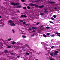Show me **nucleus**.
<instances>
[{
	"mask_svg": "<svg viewBox=\"0 0 60 60\" xmlns=\"http://www.w3.org/2000/svg\"><path fill=\"white\" fill-rule=\"evenodd\" d=\"M36 54H37L38 55H39V54H40V53L37 52L36 53Z\"/></svg>",
	"mask_w": 60,
	"mask_h": 60,
	"instance_id": "obj_51",
	"label": "nucleus"
},
{
	"mask_svg": "<svg viewBox=\"0 0 60 60\" xmlns=\"http://www.w3.org/2000/svg\"><path fill=\"white\" fill-rule=\"evenodd\" d=\"M43 14H44L43 13H41V15H43Z\"/></svg>",
	"mask_w": 60,
	"mask_h": 60,
	"instance_id": "obj_58",
	"label": "nucleus"
},
{
	"mask_svg": "<svg viewBox=\"0 0 60 60\" xmlns=\"http://www.w3.org/2000/svg\"><path fill=\"white\" fill-rule=\"evenodd\" d=\"M49 59L50 60H56L54 59L53 58H52L51 57H50L49 56H48V57L47 58V59H49Z\"/></svg>",
	"mask_w": 60,
	"mask_h": 60,
	"instance_id": "obj_10",
	"label": "nucleus"
},
{
	"mask_svg": "<svg viewBox=\"0 0 60 60\" xmlns=\"http://www.w3.org/2000/svg\"><path fill=\"white\" fill-rule=\"evenodd\" d=\"M60 8L58 7L57 8L55 7L54 9H55V11H59V9H60Z\"/></svg>",
	"mask_w": 60,
	"mask_h": 60,
	"instance_id": "obj_9",
	"label": "nucleus"
},
{
	"mask_svg": "<svg viewBox=\"0 0 60 60\" xmlns=\"http://www.w3.org/2000/svg\"><path fill=\"white\" fill-rule=\"evenodd\" d=\"M41 43L42 44L43 47H44H44L45 49H46V50H47V49H48V48L46 47L47 44L45 43H44V42H41Z\"/></svg>",
	"mask_w": 60,
	"mask_h": 60,
	"instance_id": "obj_6",
	"label": "nucleus"
},
{
	"mask_svg": "<svg viewBox=\"0 0 60 60\" xmlns=\"http://www.w3.org/2000/svg\"><path fill=\"white\" fill-rule=\"evenodd\" d=\"M3 4H6V2H5V3H4Z\"/></svg>",
	"mask_w": 60,
	"mask_h": 60,
	"instance_id": "obj_46",
	"label": "nucleus"
},
{
	"mask_svg": "<svg viewBox=\"0 0 60 60\" xmlns=\"http://www.w3.org/2000/svg\"><path fill=\"white\" fill-rule=\"evenodd\" d=\"M50 23L52 24H53V22L51 21H50Z\"/></svg>",
	"mask_w": 60,
	"mask_h": 60,
	"instance_id": "obj_44",
	"label": "nucleus"
},
{
	"mask_svg": "<svg viewBox=\"0 0 60 60\" xmlns=\"http://www.w3.org/2000/svg\"><path fill=\"white\" fill-rule=\"evenodd\" d=\"M11 43L13 45L15 44V45H13V46L14 47H15V48L16 49H18V46H19V45H23V44L22 43L19 42L16 43L14 41H11Z\"/></svg>",
	"mask_w": 60,
	"mask_h": 60,
	"instance_id": "obj_1",
	"label": "nucleus"
},
{
	"mask_svg": "<svg viewBox=\"0 0 60 60\" xmlns=\"http://www.w3.org/2000/svg\"><path fill=\"white\" fill-rule=\"evenodd\" d=\"M26 55H27V56H28V55H29V54L28 53V52H26Z\"/></svg>",
	"mask_w": 60,
	"mask_h": 60,
	"instance_id": "obj_26",
	"label": "nucleus"
},
{
	"mask_svg": "<svg viewBox=\"0 0 60 60\" xmlns=\"http://www.w3.org/2000/svg\"><path fill=\"white\" fill-rule=\"evenodd\" d=\"M11 48V46H8L7 47L8 48Z\"/></svg>",
	"mask_w": 60,
	"mask_h": 60,
	"instance_id": "obj_36",
	"label": "nucleus"
},
{
	"mask_svg": "<svg viewBox=\"0 0 60 60\" xmlns=\"http://www.w3.org/2000/svg\"><path fill=\"white\" fill-rule=\"evenodd\" d=\"M11 4L12 5H19V3H15L14 2H11Z\"/></svg>",
	"mask_w": 60,
	"mask_h": 60,
	"instance_id": "obj_8",
	"label": "nucleus"
},
{
	"mask_svg": "<svg viewBox=\"0 0 60 60\" xmlns=\"http://www.w3.org/2000/svg\"><path fill=\"white\" fill-rule=\"evenodd\" d=\"M35 60H38V59H36Z\"/></svg>",
	"mask_w": 60,
	"mask_h": 60,
	"instance_id": "obj_61",
	"label": "nucleus"
},
{
	"mask_svg": "<svg viewBox=\"0 0 60 60\" xmlns=\"http://www.w3.org/2000/svg\"><path fill=\"white\" fill-rule=\"evenodd\" d=\"M40 27H41V28H42L43 27V26H40Z\"/></svg>",
	"mask_w": 60,
	"mask_h": 60,
	"instance_id": "obj_52",
	"label": "nucleus"
},
{
	"mask_svg": "<svg viewBox=\"0 0 60 60\" xmlns=\"http://www.w3.org/2000/svg\"><path fill=\"white\" fill-rule=\"evenodd\" d=\"M2 15H3V16H4V15H5L4 14V12H3L2 13Z\"/></svg>",
	"mask_w": 60,
	"mask_h": 60,
	"instance_id": "obj_30",
	"label": "nucleus"
},
{
	"mask_svg": "<svg viewBox=\"0 0 60 60\" xmlns=\"http://www.w3.org/2000/svg\"><path fill=\"white\" fill-rule=\"evenodd\" d=\"M30 51L32 52H33L34 53H36V52L34 51L33 50L31 49L30 50Z\"/></svg>",
	"mask_w": 60,
	"mask_h": 60,
	"instance_id": "obj_14",
	"label": "nucleus"
},
{
	"mask_svg": "<svg viewBox=\"0 0 60 60\" xmlns=\"http://www.w3.org/2000/svg\"><path fill=\"white\" fill-rule=\"evenodd\" d=\"M39 23H40V22H37V23L36 24V26H38V25L39 24Z\"/></svg>",
	"mask_w": 60,
	"mask_h": 60,
	"instance_id": "obj_34",
	"label": "nucleus"
},
{
	"mask_svg": "<svg viewBox=\"0 0 60 60\" xmlns=\"http://www.w3.org/2000/svg\"><path fill=\"white\" fill-rule=\"evenodd\" d=\"M24 32V31H22V32Z\"/></svg>",
	"mask_w": 60,
	"mask_h": 60,
	"instance_id": "obj_63",
	"label": "nucleus"
},
{
	"mask_svg": "<svg viewBox=\"0 0 60 60\" xmlns=\"http://www.w3.org/2000/svg\"><path fill=\"white\" fill-rule=\"evenodd\" d=\"M49 3L50 4H54L55 3V2L52 1L50 2Z\"/></svg>",
	"mask_w": 60,
	"mask_h": 60,
	"instance_id": "obj_23",
	"label": "nucleus"
},
{
	"mask_svg": "<svg viewBox=\"0 0 60 60\" xmlns=\"http://www.w3.org/2000/svg\"><path fill=\"white\" fill-rule=\"evenodd\" d=\"M51 19H52V20H53L54 19H55L53 17H51Z\"/></svg>",
	"mask_w": 60,
	"mask_h": 60,
	"instance_id": "obj_27",
	"label": "nucleus"
},
{
	"mask_svg": "<svg viewBox=\"0 0 60 60\" xmlns=\"http://www.w3.org/2000/svg\"><path fill=\"white\" fill-rule=\"evenodd\" d=\"M59 47H60V45H59Z\"/></svg>",
	"mask_w": 60,
	"mask_h": 60,
	"instance_id": "obj_64",
	"label": "nucleus"
},
{
	"mask_svg": "<svg viewBox=\"0 0 60 60\" xmlns=\"http://www.w3.org/2000/svg\"><path fill=\"white\" fill-rule=\"evenodd\" d=\"M49 33H47V35H49Z\"/></svg>",
	"mask_w": 60,
	"mask_h": 60,
	"instance_id": "obj_49",
	"label": "nucleus"
},
{
	"mask_svg": "<svg viewBox=\"0 0 60 60\" xmlns=\"http://www.w3.org/2000/svg\"><path fill=\"white\" fill-rule=\"evenodd\" d=\"M32 28L33 29H35V27H32Z\"/></svg>",
	"mask_w": 60,
	"mask_h": 60,
	"instance_id": "obj_47",
	"label": "nucleus"
},
{
	"mask_svg": "<svg viewBox=\"0 0 60 60\" xmlns=\"http://www.w3.org/2000/svg\"><path fill=\"white\" fill-rule=\"evenodd\" d=\"M34 34H32V35L31 36V37H34Z\"/></svg>",
	"mask_w": 60,
	"mask_h": 60,
	"instance_id": "obj_20",
	"label": "nucleus"
},
{
	"mask_svg": "<svg viewBox=\"0 0 60 60\" xmlns=\"http://www.w3.org/2000/svg\"><path fill=\"white\" fill-rule=\"evenodd\" d=\"M40 0H38L35 1V2H36V3H38V2H40Z\"/></svg>",
	"mask_w": 60,
	"mask_h": 60,
	"instance_id": "obj_15",
	"label": "nucleus"
},
{
	"mask_svg": "<svg viewBox=\"0 0 60 60\" xmlns=\"http://www.w3.org/2000/svg\"><path fill=\"white\" fill-rule=\"evenodd\" d=\"M58 53V51H56L54 53L52 52H51L50 53V55L51 56H53L54 55H56V56H57V53Z\"/></svg>",
	"mask_w": 60,
	"mask_h": 60,
	"instance_id": "obj_5",
	"label": "nucleus"
},
{
	"mask_svg": "<svg viewBox=\"0 0 60 60\" xmlns=\"http://www.w3.org/2000/svg\"><path fill=\"white\" fill-rule=\"evenodd\" d=\"M21 17L22 18H24V15H21Z\"/></svg>",
	"mask_w": 60,
	"mask_h": 60,
	"instance_id": "obj_38",
	"label": "nucleus"
},
{
	"mask_svg": "<svg viewBox=\"0 0 60 60\" xmlns=\"http://www.w3.org/2000/svg\"><path fill=\"white\" fill-rule=\"evenodd\" d=\"M21 1L22 2H24L25 1V0H21Z\"/></svg>",
	"mask_w": 60,
	"mask_h": 60,
	"instance_id": "obj_53",
	"label": "nucleus"
},
{
	"mask_svg": "<svg viewBox=\"0 0 60 60\" xmlns=\"http://www.w3.org/2000/svg\"><path fill=\"white\" fill-rule=\"evenodd\" d=\"M23 8L25 10H26V7H23Z\"/></svg>",
	"mask_w": 60,
	"mask_h": 60,
	"instance_id": "obj_31",
	"label": "nucleus"
},
{
	"mask_svg": "<svg viewBox=\"0 0 60 60\" xmlns=\"http://www.w3.org/2000/svg\"><path fill=\"white\" fill-rule=\"evenodd\" d=\"M46 29H50V27L49 26H47L46 27Z\"/></svg>",
	"mask_w": 60,
	"mask_h": 60,
	"instance_id": "obj_17",
	"label": "nucleus"
},
{
	"mask_svg": "<svg viewBox=\"0 0 60 60\" xmlns=\"http://www.w3.org/2000/svg\"><path fill=\"white\" fill-rule=\"evenodd\" d=\"M46 50L47 51H48V53H49V52H50V50H49V49H47Z\"/></svg>",
	"mask_w": 60,
	"mask_h": 60,
	"instance_id": "obj_21",
	"label": "nucleus"
},
{
	"mask_svg": "<svg viewBox=\"0 0 60 60\" xmlns=\"http://www.w3.org/2000/svg\"><path fill=\"white\" fill-rule=\"evenodd\" d=\"M20 55H19V56H17V57H18V58H19V57H20Z\"/></svg>",
	"mask_w": 60,
	"mask_h": 60,
	"instance_id": "obj_45",
	"label": "nucleus"
},
{
	"mask_svg": "<svg viewBox=\"0 0 60 60\" xmlns=\"http://www.w3.org/2000/svg\"><path fill=\"white\" fill-rule=\"evenodd\" d=\"M31 49H31V50H30V52L29 53H30V54H32V52H31V51H31Z\"/></svg>",
	"mask_w": 60,
	"mask_h": 60,
	"instance_id": "obj_42",
	"label": "nucleus"
},
{
	"mask_svg": "<svg viewBox=\"0 0 60 60\" xmlns=\"http://www.w3.org/2000/svg\"><path fill=\"white\" fill-rule=\"evenodd\" d=\"M17 12H19V13H20V12L19 11V10H17Z\"/></svg>",
	"mask_w": 60,
	"mask_h": 60,
	"instance_id": "obj_55",
	"label": "nucleus"
},
{
	"mask_svg": "<svg viewBox=\"0 0 60 60\" xmlns=\"http://www.w3.org/2000/svg\"><path fill=\"white\" fill-rule=\"evenodd\" d=\"M13 58H14V57L13 56V57H11V59H13Z\"/></svg>",
	"mask_w": 60,
	"mask_h": 60,
	"instance_id": "obj_48",
	"label": "nucleus"
},
{
	"mask_svg": "<svg viewBox=\"0 0 60 60\" xmlns=\"http://www.w3.org/2000/svg\"><path fill=\"white\" fill-rule=\"evenodd\" d=\"M17 58H15V59H17Z\"/></svg>",
	"mask_w": 60,
	"mask_h": 60,
	"instance_id": "obj_62",
	"label": "nucleus"
},
{
	"mask_svg": "<svg viewBox=\"0 0 60 60\" xmlns=\"http://www.w3.org/2000/svg\"><path fill=\"white\" fill-rule=\"evenodd\" d=\"M0 60H6V59L2 57H1L0 58Z\"/></svg>",
	"mask_w": 60,
	"mask_h": 60,
	"instance_id": "obj_12",
	"label": "nucleus"
},
{
	"mask_svg": "<svg viewBox=\"0 0 60 60\" xmlns=\"http://www.w3.org/2000/svg\"><path fill=\"white\" fill-rule=\"evenodd\" d=\"M45 11L44 12H47L48 11H47V9H44Z\"/></svg>",
	"mask_w": 60,
	"mask_h": 60,
	"instance_id": "obj_18",
	"label": "nucleus"
},
{
	"mask_svg": "<svg viewBox=\"0 0 60 60\" xmlns=\"http://www.w3.org/2000/svg\"><path fill=\"white\" fill-rule=\"evenodd\" d=\"M0 41H4V40L3 39H2L1 38L0 39Z\"/></svg>",
	"mask_w": 60,
	"mask_h": 60,
	"instance_id": "obj_40",
	"label": "nucleus"
},
{
	"mask_svg": "<svg viewBox=\"0 0 60 60\" xmlns=\"http://www.w3.org/2000/svg\"><path fill=\"white\" fill-rule=\"evenodd\" d=\"M22 34H25V33L22 32Z\"/></svg>",
	"mask_w": 60,
	"mask_h": 60,
	"instance_id": "obj_54",
	"label": "nucleus"
},
{
	"mask_svg": "<svg viewBox=\"0 0 60 60\" xmlns=\"http://www.w3.org/2000/svg\"><path fill=\"white\" fill-rule=\"evenodd\" d=\"M8 25H10L12 26H15L16 25L15 23V21H13L11 20H9L8 22Z\"/></svg>",
	"mask_w": 60,
	"mask_h": 60,
	"instance_id": "obj_4",
	"label": "nucleus"
},
{
	"mask_svg": "<svg viewBox=\"0 0 60 60\" xmlns=\"http://www.w3.org/2000/svg\"><path fill=\"white\" fill-rule=\"evenodd\" d=\"M11 38H9L8 39V41H3V42L4 43V44H5V45H8V44H7V43H10V42H9V43H8V41H11L10 40H11Z\"/></svg>",
	"mask_w": 60,
	"mask_h": 60,
	"instance_id": "obj_7",
	"label": "nucleus"
},
{
	"mask_svg": "<svg viewBox=\"0 0 60 60\" xmlns=\"http://www.w3.org/2000/svg\"><path fill=\"white\" fill-rule=\"evenodd\" d=\"M56 34H59V35H58V36H59V37H60V33H56Z\"/></svg>",
	"mask_w": 60,
	"mask_h": 60,
	"instance_id": "obj_16",
	"label": "nucleus"
},
{
	"mask_svg": "<svg viewBox=\"0 0 60 60\" xmlns=\"http://www.w3.org/2000/svg\"><path fill=\"white\" fill-rule=\"evenodd\" d=\"M5 52L6 53H8V52L7 50H5Z\"/></svg>",
	"mask_w": 60,
	"mask_h": 60,
	"instance_id": "obj_37",
	"label": "nucleus"
},
{
	"mask_svg": "<svg viewBox=\"0 0 60 60\" xmlns=\"http://www.w3.org/2000/svg\"><path fill=\"white\" fill-rule=\"evenodd\" d=\"M53 17L54 18H56V15H54L53 16Z\"/></svg>",
	"mask_w": 60,
	"mask_h": 60,
	"instance_id": "obj_32",
	"label": "nucleus"
},
{
	"mask_svg": "<svg viewBox=\"0 0 60 60\" xmlns=\"http://www.w3.org/2000/svg\"><path fill=\"white\" fill-rule=\"evenodd\" d=\"M36 31V30H33V32H35V31Z\"/></svg>",
	"mask_w": 60,
	"mask_h": 60,
	"instance_id": "obj_43",
	"label": "nucleus"
},
{
	"mask_svg": "<svg viewBox=\"0 0 60 60\" xmlns=\"http://www.w3.org/2000/svg\"><path fill=\"white\" fill-rule=\"evenodd\" d=\"M4 54V53L3 52H0V55H3Z\"/></svg>",
	"mask_w": 60,
	"mask_h": 60,
	"instance_id": "obj_33",
	"label": "nucleus"
},
{
	"mask_svg": "<svg viewBox=\"0 0 60 60\" xmlns=\"http://www.w3.org/2000/svg\"><path fill=\"white\" fill-rule=\"evenodd\" d=\"M30 6H35V7L36 8H39L41 9H42L43 7H44V5H42L41 6H39L38 5H36V4H33L31 3L30 4Z\"/></svg>",
	"mask_w": 60,
	"mask_h": 60,
	"instance_id": "obj_3",
	"label": "nucleus"
},
{
	"mask_svg": "<svg viewBox=\"0 0 60 60\" xmlns=\"http://www.w3.org/2000/svg\"><path fill=\"white\" fill-rule=\"evenodd\" d=\"M51 49H54L55 48V46H52L51 47Z\"/></svg>",
	"mask_w": 60,
	"mask_h": 60,
	"instance_id": "obj_28",
	"label": "nucleus"
},
{
	"mask_svg": "<svg viewBox=\"0 0 60 60\" xmlns=\"http://www.w3.org/2000/svg\"><path fill=\"white\" fill-rule=\"evenodd\" d=\"M22 7V6H21V5H19L18 6H17V8H21Z\"/></svg>",
	"mask_w": 60,
	"mask_h": 60,
	"instance_id": "obj_13",
	"label": "nucleus"
},
{
	"mask_svg": "<svg viewBox=\"0 0 60 60\" xmlns=\"http://www.w3.org/2000/svg\"><path fill=\"white\" fill-rule=\"evenodd\" d=\"M19 22H23V21L22 20H19Z\"/></svg>",
	"mask_w": 60,
	"mask_h": 60,
	"instance_id": "obj_29",
	"label": "nucleus"
},
{
	"mask_svg": "<svg viewBox=\"0 0 60 60\" xmlns=\"http://www.w3.org/2000/svg\"><path fill=\"white\" fill-rule=\"evenodd\" d=\"M0 24H1L0 25V26H4V23L2 22H0Z\"/></svg>",
	"mask_w": 60,
	"mask_h": 60,
	"instance_id": "obj_11",
	"label": "nucleus"
},
{
	"mask_svg": "<svg viewBox=\"0 0 60 60\" xmlns=\"http://www.w3.org/2000/svg\"><path fill=\"white\" fill-rule=\"evenodd\" d=\"M11 55H14V53H13L12 52L11 53Z\"/></svg>",
	"mask_w": 60,
	"mask_h": 60,
	"instance_id": "obj_56",
	"label": "nucleus"
},
{
	"mask_svg": "<svg viewBox=\"0 0 60 60\" xmlns=\"http://www.w3.org/2000/svg\"><path fill=\"white\" fill-rule=\"evenodd\" d=\"M1 18H2V17H1V16H0V19H1Z\"/></svg>",
	"mask_w": 60,
	"mask_h": 60,
	"instance_id": "obj_59",
	"label": "nucleus"
},
{
	"mask_svg": "<svg viewBox=\"0 0 60 60\" xmlns=\"http://www.w3.org/2000/svg\"><path fill=\"white\" fill-rule=\"evenodd\" d=\"M29 30H32V29H31L30 28H29Z\"/></svg>",
	"mask_w": 60,
	"mask_h": 60,
	"instance_id": "obj_57",
	"label": "nucleus"
},
{
	"mask_svg": "<svg viewBox=\"0 0 60 60\" xmlns=\"http://www.w3.org/2000/svg\"><path fill=\"white\" fill-rule=\"evenodd\" d=\"M51 36L52 37H54V36H56V35L55 34H53L51 35Z\"/></svg>",
	"mask_w": 60,
	"mask_h": 60,
	"instance_id": "obj_25",
	"label": "nucleus"
},
{
	"mask_svg": "<svg viewBox=\"0 0 60 60\" xmlns=\"http://www.w3.org/2000/svg\"><path fill=\"white\" fill-rule=\"evenodd\" d=\"M24 17L25 18H26V17H27V16L25 15H24Z\"/></svg>",
	"mask_w": 60,
	"mask_h": 60,
	"instance_id": "obj_39",
	"label": "nucleus"
},
{
	"mask_svg": "<svg viewBox=\"0 0 60 60\" xmlns=\"http://www.w3.org/2000/svg\"><path fill=\"white\" fill-rule=\"evenodd\" d=\"M27 8L28 9H29V10L31 8L29 7V6H28L27 7Z\"/></svg>",
	"mask_w": 60,
	"mask_h": 60,
	"instance_id": "obj_19",
	"label": "nucleus"
},
{
	"mask_svg": "<svg viewBox=\"0 0 60 60\" xmlns=\"http://www.w3.org/2000/svg\"><path fill=\"white\" fill-rule=\"evenodd\" d=\"M43 36L44 37H46V35H45L44 34H43Z\"/></svg>",
	"mask_w": 60,
	"mask_h": 60,
	"instance_id": "obj_35",
	"label": "nucleus"
},
{
	"mask_svg": "<svg viewBox=\"0 0 60 60\" xmlns=\"http://www.w3.org/2000/svg\"><path fill=\"white\" fill-rule=\"evenodd\" d=\"M12 31L13 33H15V31H14V29H12Z\"/></svg>",
	"mask_w": 60,
	"mask_h": 60,
	"instance_id": "obj_24",
	"label": "nucleus"
},
{
	"mask_svg": "<svg viewBox=\"0 0 60 60\" xmlns=\"http://www.w3.org/2000/svg\"><path fill=\"white\" fill-rule=\"evenodd\" d=\"M35 29H37V28L36 27Z\"/></svg>",
	"mask_w": 60,
	"mask_h": 60,
	"instance_id": "obj_60",
	"label": "nucleus"
},
{
	"mask_svg": "<svg viewBox=\"0 0 60 60\" xmlns=\"http://www.w3.org/2000/svg\"><path fill=\"white\" fill-rule=\"evenodd\" d=\"M27 47V48H27L26 49H24L23 50H29H29H30V48L27 45H23V46H18V47H17V48H18V49H18L19 50H20V49H24V48H25V47Z\"/></svg>",
	"mask_w": 60,
	"mask_h": 60,
	"instance_id": "obj_2",
	"label": "nucleus"
},
{
	"mask_svg": "<svg viewBox=\"0 0 60 60\" xmlns=\"http://www.w3.org/2000/svg\"><path fill=\"white\" fill-rule=\"evenodd\" d=\"M0 48H1V49H3V47H2V46H1V47H0Z\"/></svg>",
	"mask_w": 60,
	"mask_h": 60,
	"instance_id": "obj_41",
	"label": "nucleus"
},
{
	"mask_svg": "<svg viewBox=\"0 0 60 60\" xmlns=\"http://www.w3.org/2000/svg\"><path fill=\"white\" fill-rule=\"evenodd\" d=\"M22 37H23V38H25L26 37V36L23 35L22 36Z\"/></svg>",
	"mask_w": 60,
	"mask_h": 60,
	"instance_id": "obj_22",
	"label": "nucleus"
},
{
	"mask_svg": "<svg viewBox=\"0 0 60 60\" xmlns=\"http://www.w3.org/2000/svg\"><path fill=\"white\" fill-rule=\"evenodd\" d=\"M26 23L25 22H23V24H26Z\"/></svg>",
	"mask_w": 60,
	"mask_h": 60,
	"instance_id": "obj_50",
	"label": "nucleus"
}]
</instances>
